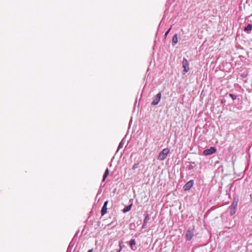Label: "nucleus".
I'll use <instances>...</instances> for the list:
<instances>
[{
    "label": "nucleus",
    "mask_w": 252,
    "mask_h": 252,
    "mask_svg": "<svg viewBox=\"0 0 252 252\" xmlns=\"http://www.w3.org/2000/svg\"><path fill=\"white\" fill-rule=\"evenodd\" d=\"M169 153V150L168 148L164 149L159 153L158 159L160 160L165 159Z\"/></svg>",
    "instance_id": "obj_1"
},
{
    "label": "nucleus",
    "mask_w": 252,
    "mask_h": 252,
    "mask_svg": "<svg viewBox=\"0 0 252 252\" xmlns=\"http://www.w3.org/2000/svg\"><path fill=\"white\" fill-rule=\"evenodd\" d=\"M194 228H189L186 233V238L187 240H190L194 235Z\"/></svg>",
    "instance_id": "obj_2"
},
{
    "label": "nucleus",
    "mask_w": 252,
    "mask_h": 252,
    "mask_svg": "<svg viewBox=\"0 0 252 252\" xmlns=\"http://www.w3.org/2000/svg\"><path fill=\"white\" fill-rule=\"evenodd\" d=\"M183 66L184 67V74L188 72L189 70V64L187 59H184L183 61Z\"/></svg>",
    "instance_id": "obj_3"
},
{
    "label": "nucleus",
    "mask_w": 252,
    "mask_h": 252,
    "mask_svg": "<svg viewBox=\"0 0 252 252\" xmlns=\"http://www.w3.org/2000/svg\"><path fill=\"white\" fill-rule=\"evenodd\" d=\"M217 151L215 147H212L209 149H207L203 151V154L205 155H210L215 153Z\"/></svg>",
    "instance_id": "obj_4"
},
{
    "label": "nucleus",
    "mask_w": 252,
    "mask_h": 252,
    "mask_svg": "<svg viewBox=\"0 0 252 252\" xmlns=\"http://www.w3.org/2000/svg\"><path fill=\"white\" fill-rule=\"evenodd\" d=\"M161 94L160 93H158L155 96V98L152 102V105H157L161 99Z\"/></svg>",
    "instance_id": "obj_5"
},
{
    "label": "nucleus",
    "mask_w": 252,
    "mask_h": 252,
    "mask_svg": "<svg viewBox=\"0 0 252 252\" xmlns=\"http://www.w3.org/2000/svg\"><path fill=\"white\" fill-rule=\"evenodd\" d=\"M193 182L192 180H190L187 182L184 186L183 188L185 191L189 190L193 186Z\"/></svg>",
    "instance_id": "obj_6"
},
{
    "label": "nucleus",
    "mask_w": 252,
    "mask_h": 252,
    "mask_svg": "<svg viewBox=\"0 0 252 252\" xmlns=\"http://www.w3.org/2000/svg\"><path fill=\"white\" fill-rule=\"evenodd\" d=\"M108 201H106L104 202V204L101 209V216H103L104 215H105V214L107 213V205L108 204Z\"/></svg>",
    "instance_id": "obj_7"
},
{
    "label": "nucleus",
    "mask_w": 252,
    "mask_h": 252,
    "mask_svg": "<svg viewBox=\"0 0 252 252\" xmlns=\"http://www.w3.org/2000/svg\"><path fill=\"white\" fill-rule=\"evenodd\" d=\"M238 204V200L234 199L231 205L230 209H233V210H235Z\"/></svg>",
    "instance_id": "obj_8"
},
{
    "label": "nucleus",
    "mask_w": 252,
    "mask_h": 252,
    "mask_svg": "<svg viewBox=\"0 0 252 252\" xmlns=\"http://www.w3.org/2000/svg\"><path fill=\"white\" fill-rule=\"evenodd\" d=\"M129 245L130 248L132 250H135V249L133 248L134 246L136 245V241L134 239H132L129 242Z\"/></svg>",
    "instance_id": "obj_9"
},
{
    "label": "nucleus",
    "mask_w": 252,
    "mask_h": 252,
    "mask_svg": "<svg viewBox=\"0 0 252 252\" xmlns=\"http://www.w3.org/2000/svg\"><path fill=\"white\" fill-rule=\"evenodd\" d=\"M109 174V170L108 168H107L105 171L103 177L102 181L104 182L107 177L108 176Z\"/></svg>",
    "instance_id": "obj_10"
},
{
    "label": "nucleus",
    "mask_w": 252,
    "mask_h": 252,
    "mask_svg": "<svg viewBox=\"0 0 252 252\" xmlns=\"http://www.w3.org/2000/svg\"><path fill=\"white\" fill-rule=\"evenodd\" d=\"M178 42V37L177 35L176 34H175L172 38V43L173 45L176 44Z\"/></svg>",
    "instance_id": "obj_11"
},
{
    "label": "nucleus",
    "mask_w": 252,
    "mask_h": 252,
    "mask_svg": "<svg viewBox=\"0 0 252 252\" xmlns=\"http://www.w3.org/2000/svg\"><path fill=\"white\" fill-rule=\"evenodd\" d=\"M131 206H132V204H131L130 205H128V206H126L125 208L123 210V212L124 213H126L128 211H129L130 209H131Z\"/></svg>",
    "instance_id": "obj_12"
},
{
    "label": "nucleus",
    "mask_w": 252,
    "mask_h": 252,
    "mask_svg": "<svg viewBox=\"0 0 252 252\" xmlns=\"http://www.w3.org/2000/svg\"><path fill=\"white\" fill-rule=\"evenodd\" d=\"M149 219H150V218H149V215H146V216L145 217L144 220L143 227H144V226L146 225L148 221L149 220Z\"/></svg>",
    "instance_id": "obj_13"
},
{
    "label": "nucleus",
    "mask_w": 252,
    "mask_h": 252,
    "mask_svg": "<svg viewBox=\"0 0 252 252\" xmlns=\"http://www.w3.org/2000/svg\"><path fill=\"white\" fill-rule=\"evenodd\" d=\"M252 30V25L250 24H248V26L245 28L244 31H251Z\"/></svg>",
    "instance_id": "obj_14"
},
{
    "label": "nucleus",
    "mask_w": 252,
    "mask_h": 252,
    "mask_svg": "<svg viewBox=\"0 0 252 252\" xmlns=\"http://www.w3.org/2000/svg\"><path fill=\"white\" fill-rule=\"evenodd\" d=\"M138 166H139L138 163H135V164H134V165L132 166V169L134 170V169L137 168L138 167Z\"/></svg>",
    "instance_id": "obj_15"
},
{
    "label": "nucleus",
    "mask_w": 252,
    "mask_h": 252,
    "mask_svg": "<svg viewBox=\"0 0 252 252\" xmlns=\"http://www.w3.org/2000/svg\"><path fill=\"white\" fill-rule=\"evenodd\" d=\"M229 96H230V97H231L232 98V99L233 100L236 99V97H237V96L236 95H235L232 94H230Z\"/></svg>",
    "instance_id": "obj_16"
},
{
    "label": "nucleus",
    "mask_w": 252,
    "mask_h": 252,
    "mask_svg": "<svg viewBox=\"0 0 252 252\" xmlns=\"http://www.w3.org/2000/svg\"><path fill=\"white\" fill-rule=\"evenodd\" d=\"M231 209L230 214L231 215H233L235 213V210H233V209Z\"/></svg>",
    "instance_id": "obj_17"
},
{
    "label": "nucleus",
    "mask_w": 252,
    "mask_h": 252,
    "mask_svg": "<svg viewBox=\"0 0 252 252\" xmlns=\"http://www.w3.org/2000/svg\"><path fill=\"white\" fill-rule=\"evenodd\" d=\"M119 246L120 247V249L121 250H122L123 248V242H120L119 243Z\"/></svg>",
    "instance_id": "obj_18"
},
{
    "label": "nucleus",
    "mask_w": 252,
    "mask_h": 252,
    "mask_svg": "<svg viewBox=\"0 0 252 252\" xmlns=\"http://www.w3.org/2000/svg\"><path fill=\"white\" fill-rule=\"evenodd\" d=\"M171 28H170L168 30V31H167V32H166V33H165V36H166V35L168 34V33L169 32H170V30H171Z\"/></svg>",
    "instance_id": "obj_19"
},
{
    "label": "nucleus",
    "mask_w": 252,
    "mask_h": 252,
    "mask_svg": "<svg viewBox=\"0 0 252 252\" xmlns=\"http://www.w3.org/2000/svg\"><path fill=\"white\" fill-rule=\"evenodd\" d=\"M93 252V250H90L87 252Z\"/></svg>",
    "instance_id": "obj_20"
},
{
    "label": "nucleus",
    "mask_w": 252,
    "mask_h": 252,
    "mask_svg": "<svg viewBox=\"0 0 252 252\" xmlns=\"http://www.w3.org/2000/svg\"><path fill=\"white\" fill-rule=\"evenodd\" d=\"M122 250H121V249H120V250H118V251H117V252H120Z\"/></svg>",
    "instance_id": "obj_21"
}]
</instances>
